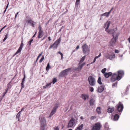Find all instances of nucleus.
<instances>
[{
    "mask_svg": "<svg viewBox=\"0 0 130 130\" xmlns=\"http://www.w3.org/2000/svg\"><path fill=\"white\" fill-rule=\"evenodd\" d=\"M104 127L105 130H108L109 129V126L107 123H105Z\"/></svg>",
    "mask_w": 130,
    "mask_h": 130,
    "instance_id": "nucleus-30",
    "label": "nucleus"
},
{
    "mask_svg": "<svg viewBox=\"0 0 130 130\" xmlns=\"http://www.w3.org/2000/svg\"><path fill=\"white\" fill-rule=\"evenodd\" d=\"M95 102V100L93 99H90L89 101L90 105L91 106H93L94 105Z\"/></svg>",
    "mask_w": 130,
    "mask_h": 130,
    "instance_id": "nucleus-19",
    "label": "nucleus"
},
{
    "mask_svg": "<svg viewBox=\"0 0 130 130\" xmlns=\"http://www.w3.org/2000/svg\"><path fill=\"white\" fill-rule=\"evenodd\" d=\"M98 58V57H96V56L95 57V58H94V59L93 60V62H92V63H94L96 59Z\"/></svg>",
    "mask_w": 130,
    "mask_h": 130,
    "instance_id": "nucleus-50",
    "label": "nucleus"
},
{
    "mask_svg": "<svg viewBox=\"0 0 130 130\" xmlns=\"http://www.w3.org/2000/svg\"><path fill=\"white\" fill-rule=\"evenodd\" d=\"M83 125L82 124L80 125H78V126L75 129V130H82L83 129Z\"/></svg>",
    "mask_w": 130,
    "mask_h": 130,
    "instance_id": "nucleus-21",
    "label": "nucleus"
},
{
    "mask_svg": "<svg viewBox=\"0 0 130 130\" xmlns=\"http://www.w3.org/2000/svg\"><path fill=\"white\" fill-rule=\"evenodd\" d=\"M80 1V0H76L75 3V5L78 6L79 3Z\"/></svg>",
    "mask_w": 130,
    "mask_h": 130,
    "instance_id": "nucleus-38",
    "label": "nucleus"
},
{
    "mask_svg": "<svg viewBox=\"0 0 130 130\" xmlns=\"http://www.w3.org/2000/svg\"><path fill=\"white\" fill-rule=\"evenodd\" d=\"M123 108V104L121 102H119L117 105V110H116V111H118L120 113V114H121Z\"/></svg>",
    "mask_w": 130,
    "mask_h": 130,
    "instance_id": "nucleus-7",
    "label": "nucleus"
},
{
    "mask_svg": "<svg viewBox=\"0 0 130 130\" xmlns=\"http://www.w3.org/2000/svg\"><path fill=\"white\" fill-rule=\"evenodd\" d=\"M38 27L39 29V31H43V30L42 29L41 25H39Z\"/></svg>",
    "mask_w": 130,
    "mask_h": 130,
    "instance_id": "nucleus-33",
    "label": "nucleus"
},
{
    "mask_svg": "<svg viewBox=\"0 0 130 130\" xmlns=\"http://www.w3.org/2000/svg\"><path fill=\"white\" fill-rule=\"evenodd\" d=\"M45 38V37H44L41 40V41H42V40H43Z\"/></svg>",
    "mask_w": 130,
    "mask_h": 130,
    "instance_id": "nucleus-60",
    "label": "nucleus"
},
{
    "mask_svg": "<svg viewBox=\"0 0 130 130\" xmlns=\"http://www.w3.org/2000/svg\"><path fill=\"white\" fill-rule=\"evenodd\" d=\"M44 125H43L42 126H41L40 127V130H44Z\"/></svg>",
    "mask_w": 130,
    "mask_h": 130,
    "instance_id": "nucleus-40",
    "label": "nucleus"
},
{
    "mask_svg": "<svg viewBox=\"0 0 130 130\" xmlns=\"http://www.w3.org/2000/svg\"><path fill=\"white\" fill-rule=\"evenodd\" d=\"M106 70V68H104L101 71V72L103 73V74H105V71Z\"/></svg>",
    "mask_w": 130,
    "mask_h": 130,
    "instance_id": "nucleus-39",
    "label": "nucleus"
},
{
    "mask_svg": "<svg viewBox=\"0 0 130 130\" xmlns=\"http://www.w3.org/2000/svg\"><path fill=\"white\" fill-rule=\"evenodd\" d=\"M82 68V67L79 65L77 68H75L74 70L77 71H81Z\"/></svg>",
    "mask_w": 130,
    "mask_h": 130,
    "instance_id": "nucleus-25",
    "label": "nucleus"
},
{
    "mask_svg": "<svg viewBox=\"0 0 130 130\" xmlns=\"http://www.w3.org/2000/svg\"><path fill=\"white\" fill-rule=\"evenodd\" d=\"M114 110V108L112 107V108H109L108 109V112L109 113H112Z\"/></svg>",
    "mask_w": 130,
    "mask_h": 130,
    "instance_id": "nucleus-23",
    "label": "nucleus"
},
{
    "mask_svg": "<svg viewBox=\"0 0 130 130\" xmlns=\"http://www.w3.org/2000/svg\"><path fill=\"white\" fill-rule=\"evenodd\" d=\"M116 30H115L114 29H110L108 30H107L106 31L107 32L110 34H112V35H114L116 36V33H115V31L117 30V28H116Z\"/></svg>",
    "mask_w": 130,
    "mask_h": 130,
    "instance_id": "nucleus-13",
    "label": "nucleus"
},
{
    "mask_svg": "<svg viewBox=\"0 0 130 130\" xmlns=\"http://www.w3.org/2000/svg\"><path fill=\"white\" fill-rule=\"evenodd\" d=\"M51 68V67L50 65V63H48L46 68V71H48Z\"/></svg>",
    "mask_w": 130,
    "mask_h": 130,
    "instance_id": "nucleus-32",
    "label": "nucleus"
},
{
    "mask_svg": "<svg viewBox=\"0 0 130 130\" xmlns=\"http://www.w3.org/2000/svg\"><path fill=\"white\" fill-rule=\"evenodd\" d=\"M10 82L7 84L6 89H7V90H8V89L11 88V86L10 85Z\"/></svg>",
    "mask_w": 130,
    "mask_h": 130,
    "instance_id": "nucleus-34",
    "label": "nucleus"
},
{
    "mask_svg": "<svg viewBox=\"0 0 130 130\" xmlns=\"http://www.w3.org/2000/svg\"><path fill=\"white\" fill-rule=\"evenodd\" d=\"M42 54V52L38 56L40 57L41 56Z\"/></svg>",
    "mask_w": 130,
    "mask_h": 130,
    "instance_id": "nucleus-57",
    "label": "nucleus"
},
{
    "mask_svg": "<svg viewBox=\"0 0 130 130\" xmlns=\"http://www.w3.org/2000/svg\"><path fill=\"white\" fill-rule=\"evenodd\" d=\"M82 48L84 53L87 55L89 54L90 49L86 43L83 44L82 46Z\"/></svg>",
    "mask_w": 130,
    "mask_h": 130,
    "instance_id": "nucleus-3",
    "label": "nucleus"
},
{
    "mask_svg": "<svg viewBox=\"0 0 130 130\" xmlns=\"http://www.w3.org/2000/svg\"><path fill=\"white\" fill-rule=\"evenodd\" d=\"M61 41V37H60L54 43L51 45L49 48V49H50L52 48H57L58 44L60 43Z\"/></svg>",
    "mask_w": 130,
    "mask_h": 130,
    "instance_id": "nucleus-4",
    "label": "nucleus"
},
{
    "mask_svg": "<svg viewBox=\"0 0 130 130\" xmlns=\"http://www.w3.org/2000/svg\"><path fill=\"white\" fill-rule=\"evenodd\" d=\"M101 77H99L98 78V79L97 80V82L100 85H102V83L101 82Z\"/></svg>",
    "mask_w": 130,
    "mask_h": 130,
    "instance_id": "nucleus-28",
    "label": "nucleus"
},
{
    "mask_svg": "<svg viewBox=\"0 0 130 130\" xmlns=\"http://www.w3.org/2000/svg\"><path fill=\"white\" fill-rule=\"evenodd\" d=\"M110 23L111 22L110 21H107V22L105 24L103 27L105 28L106 27L105 29V31H107V30L108 28Z\"/></svg>",
    "mask_w": 130,
    "mask_h": 130,
    "instance_id": "nucleus-14",
    "label": "nucleus"
},
{
    "mask_svg": "<svg viewBox=\"0 0 130 130\" xmlns=\"http://www.w3.org/2000/svg\"><path fill=\"white\" fill-rule=\"evenodd\" d=\"M68 130H72V129L70 128V129H69Z\"/></svg>",
    "mask_w": 130,
    "mask_h": 130,
    "instance_id": "nucleus-64",
    "label": "nucleus"
},
{
    "mask_svg": "<svg viewBox=\"0 0 130 130\" xmlns=\"http://www.w3.org/2000/svg\"><path fill=\"white\" fill-rule=\"evenodd\" d=\"M102 126L99 122L96 123L93 125L92 130H100Z\"/></svg>",
    "mask_w": 130,
    "mask_h": 130,
    "instance_id": "nucleus-8",
    "label": "nucleus"
},
{
    "mask_svg": "<svg viewBox=\"0 0 130 130\" xmlns=\"http://www.w3.org/2000/svg\"><path fill=\"white\" fill-rule=\"evenodd\" d=\"M48 39L49 41H50L51 40V37H48Z\"/></svg>",
    "mask_w": 130,
    "mask_h": 130,
    "instance_id": "nucleus-56",
    "label": "nucleus"
},
{
    "mask_svg": "<svg viewBox=\"0 0 130 130\" xmlns=\"http://www.w3.org/2000/svg\"><path fill=\"white\" fill-rule=\"evenodd\" d=\"M36 33H37V31H36L35 33V34L33 35V36L32 37V38L35 37V35H36Z\"/></svg>",
    "mask_w": 130,
    "mask_h": 130,
    "instance_id": "nucleus-58",
    "label": "nucleus"
},
{
    "mask_svg": "<svg viewBox=\"0 0 130 130\" xmlns=\"http://www.w3.org/2000/svg\"><path fill=\"white\" fill-rule=\"evenodd\" d=\"M6 9L4 11V13L5 12H6Z\"/></svg>",
    "mask_w": 130,
    "mask_h": 130,
    "instance_id": "nucleus-62",
    "label": "nucleus"
},
{
    "mask_svg": "<svg viewBox=\"0 0 130 130\" xmlns=\"http://www.w3.org/2000/svg\"><path fill=\"white\" fill-rule=\"evenodd\" d=\"M23 40H22L21 43V44L20 46L19 47V48L17 51V54L18 53H20L23 48Z\"/></svg>",
    "mask_w": 130,
    "mask_h": 130,
    "instance_id": "nucleus-16",
    "label": "nucleus"
},
{
    "mask_svg": "<svg viewBox=\"0 0 130 130\" xmlns=\"http://www.w3.org/2000/svg\"><path fill=\"white\" fill-rule=\"evenodd\" d=\"M71 69L70 68H68L62 71L59 74V76H62L65 75L67 74V72L69 71Z\"/></svg>",
    "mask_w": 130,
    "mask_h": 130,
    "instance_id": "nucleus-10",
    "label": "nucleus"
},
{
    "mask_svg": "<svg viewBox=\"0 0 130 130\" xmlns=\"http://www.w3.org/2000/svg\"><path fill=\"white\" fill-rule=\"evenodd\" d=\"M25 78V77H24V78L22 80V83H21V85H22V86L23 87V83H24V79Z\"/></svg>",
    "mask_w": 130,
    "mask_h": 130,
    "instance_id": "nucleus-49",
    "label": "nucleus"
},
{
    "mask_svg": "<svg viewBox=\"0 0 130 130\" xmlns=\"http://www.w3.org/2000/svg\"><path fill=\"white\" fill-rule=\"evenodd\" d=\"M96 110L98 114L101 113V108L100 107H97L96 109Z\"/></svg>",
    "mask_w": 130,
    "mask_h": 130,
    "instance_id": "nucleus-27",
    "label": "nucleus"
},
{
    "mask_svg": "<svg viewBox=\"0 0 130 130\" xmlns=\"http://www.w3.org/2000/svg\"><path fill=\"white\" fill-rule=\"evenodd\" d=\"M8 4H7V6L6 7V9L7 8H8Z\"/></svg>",
    "mask_w": 130,
    "mask_h": 130,
    "instance_id": "nucleus-59",
    "label": "nucleus"
},
{
    "mask_svg": "<svg viewBox=\"0 0 130 130\" xmlns=\"http://www.w3.org/2000/svg\"><path fill=\"white\" fill-rule=\"evenodd\" d=\"M44 59V56H42L41 58L39 60V62L40 63Z\"/></svg>",
    "mask_w": 130,
    "mask_h": 130,
    "instance_id": "nucleus-35",
    "label": "nucleus"
},
{
    "mask_svg": "<svg viewBox=\"0 0 130 130\" xmlns=\"http://www.w3.org/2000/svg\"><path fill=\"white\" fill-rule=\"evenodd\" d=\"M54 130H59L58 126H55L54 128Z\"/></svg>",
    "mask_w": 130,
    "mask_h": 130,
    "instance_id": "nucleus-47",
    "label": "nucleus"
},
{
    "mask_svg": "<svg viewBox=\"0 0 130 130\" xmlns=\"http://www.w3.org/2000/svg\"><path fill=\"white\" fill-rule=\"evenodd\" d=\"M118 33L116 34L115 37V36L114 35H112L113 37V38L111 40L110 42V44L111 46H113L115 45L116 42V40L118 39Z\"/></svg>",
    "mask_w": 130,
    "mask_h": 130,
    "instance_id": "nucleus-6",
    "label": "nucleus"
},
{
    "mask_svg": "<svg viewBox=\"0 0 130 130\" xmlns=\"http://www.w3.org/2000/svg\"><path fill=\"white\" fill-rule=\"evenodd\" d=\"M8 34H7L6 35L4 39L3 40V42L4 41L8 38Z\"/></svg>",
    "mask_w": 130,
    "mask_h": 130,
    "instance_id": "nucleus-45",
    "label": "nucleus"
},
{
    "mask_svg": "<svg viewBox=\"0 0 130 130\" xmlns=\"http://www.w3.org/2000/svg\"><path fill=\"white\" fill-rule=\"evenodd\" d=\"M119 117V115L117 114H116L114 115L112 120L114 121H117Z\"/></svg>",
    "mask_w": 130,
    "mask_h": 130,
    "instance_id": "nucleus-18",
    "label": "nucleus"
},
{
    "mask_svg": "<svg viewBox=\"0 0 130 130\" xmlns=\"http://www.w3.org/2000/svg\"><path fill=\"white\" fill-rule=\"evenodd\" d=\"M58 106L56 105H55L53 109L51 112L50 115L49 116V117H51L52 116L54 113H55L56 110L57 109V108L58 107Z\"/></svg>",
    "mask_w": 130,
    "mask_h": 130,
    "instance_id": "nucleus-12",
    "label": "nucleus"
},
{
    "mask_svg": "<svg viewBox=\"0 0 130 130\" xmlns=\"http://www.w3.org/2000/svg\"><path fill=\"white\" fill-rule=\"evenodd\" d=\"M43 31H39L38 36V38H40L42 37L43 36Z\"/></svg>",
    "mask_w": 130,
    "mask_h": 130,
    "instance_id": "nucleus-22",
    "label": "nucleus"
},
{
    "mask_svg": "<svg viewBox=\"0 0 130 130\" xmlns=\"http://www.w3.org/2000/svg\"><path fill=\"white\" fill-rule=\"evenodd\" d=\"M21 111H20L17 114V119L18 118V119L19 120V117L20 116V115L21 114Z\"/></svg>",
    "mask_w": 130,
    "mask_h": 130,
    "instance_id": "nucleus-43",
    "label": "nucleus"
},
{
    "mask_svg": "<svg viewBox=\"0 0 130 130\" xmlns=\"http://www.w3.org/2000/svg\"><path fill=\"white\" fill-rule=\"evenodd\" d=\"M124 74L123 71L120 70L118 71L117 74H113L112 75L111 78V81L113 82L116 80L118 81L120 80Z\"/></svg>",
    "mask_w": 130,
    "mask_h": 130,
    "instance_id": "nucleus-1",
    "label": "nucleus"
},
{
    "mask_svg": "<svg viewBox=\"0 0 130 130\" xmlns=\"http://www.w3.org/2000/svg\"><path fill=\"white\" fill-rule=\"evenodd\" d=\"M6 25L3 28V29H4V28H5V27H6Z\"/></svg>",
    "mask_w": 130,
    "mask_h": 130,
    "instance_id": "nucleus-63",
    "label": "nucleus"
},
{
    "mask_svg": "<svg viewBox=\"0 0 130 130\" xmlns=\"http://www.w3.org/2000/svg\"><path fill=\"white\" fill-rule=\"evenodd\" d=\"M24 109V108H22V109H21V111H22V110H23Z\"/></svg>",
    "mask_w": 130,
    "mask_h": 130,
    "instance_id": "nucleus-61",
    "label": "nucleus"
},
{
    "mask_svg": "<svg viewBox=\"0 0 130 130\" xmlns=\"http://www.w3.org/2000/svg\"><path fill=\"white\" fill-rule=\"evenodd\" d=\"M58 54H60L61 56V59H62L63 58V54L62 53H61L60 51L58 52Z\"/></svg>",
    "mask_w": 130,
    "mask_h": 130,
    "instance_id": "nucleus-48",
    "label": "nucleus"
},
{
    "mask_svg": "<svg viewBox=\"0 0 130 130\" xmlns=\"http://www.w3.org/2000/svg\"><path fill=\"white\" fill-rule=\"evenodd\" d=\"M33 41V39H31L28 43V44L30 45L31 44V43Z\"/></svg>",
    "mask_w": 130,
    "mask_h": 130,
    "instance_id": "nucleus-46",
    "label": "nucleus"
},
{
    "mask_svg": "<svg viewBox=\"0 0 130 130\" xmlns=\"http://www.w3.org/2000/svg\"><path fill=\"white\" fill-rule=\"evenodd\" d=\"M85 64V62H84L82 64H81L80 65L81 66V67L82 68L83 67Z\"/></svg>",
    "mask_w": 130,
    "mask_h": 130,
    "instance_id": "nucleus-51",
    "label": "nucleus"
},
{
    "mask_svg": "<svg viewBox=\"0 0 130 130\" xmlns=\"http://www.w3.org/2000/svg\"><path fill=\"white\" fill-rule=\"evenodd\" d=\"M81 97L84 100H85L86 99L89 98V96L86 94H82L81 95Z\"/></svg>",
    "mask_w": 130,
    "mask_h": 130,
    "instance_id": "nucleus-17",
    "label": "nucleus"
},
{
    "mask_svg": "<svg viewBox=\"0 0 130 130\" xmlns=\"http://www.w3.org/2000/svg\"><path fill=\"white\" fill-rule=\"evenodd\" d=\"M106 57L107 58L109 59L110 60H112L113 59H114L115 58V55L114 54L112 53L109 56H106Z\"/></svg>",
    "mask_w": 130,
    "mask_h": 130,
    "instance_id": "nucleus-15",
    "label": "nucleus"
},
{
    "mask_svg": "<svg viewBox=\"0 0 130 130\" xmlns=\"http://www.w3.org/2000/svg\"><path fill=\"white\" fill-rule=\"evenodd\" d=\"M109 14L108 12H106L101 15V17L102 16H105L106 17H108L109 16Z\"/></svg>",
    "mask_w": 130,
    "mask_h": 130,
    "instance_id": "nucleus-24",
    "label": "nucleus"
},
{
    "mask_svg": "<svg viewBox=\"0 0 130 130\" xmlns=\"http://www.w3.org/2000/svg\"><path fill=\"white\" fill-rule=\"evenodd\" d=\"M25 21L27 24H30L33 27L35 26L36 23L33 21L30 17L27 16L25 20Z\"/></svg>",
    "mask_w": 130,
    "mask_h": 130,
    "instance_id": "nucleus-5",
    "label": "nucleus"
},
{
    "mask_svg": "<svg viewBox=\"0 0 130 130\" xmlns=\"http://www.w3.org/2000/svg\"><path fill=\"white\" fill-rule=\"evenodd\" d=\"M89 89L90 91L91 92H92L94 91V88H93L92 87H90L89 88Z\"/></svg>",
    "mask_w": 130,
    "mask_h": 130,
    "instance_id": "nucleus-44",
    "label": "nucleus"
},
{
    "mask_svg": "<svg viewBox=\"0 0 130 130\" xmlns=\"http://www.w3.org/2000/svg\"><path fill=\"white\" fill-rule=\"evenodd\" d=\"M52 82L49 83L45 86H43V87L44 88H48V87H50L51 86V84Z\"/></svg>",
    "mask_w": 130,
    "mask_h": 130,
    "instance_id": "nucleus-26",
    "label": "nucleus"
},
{
    "mask_svg": "<svg viewBox=\"0 0 130 130\" xmlns=\"http://www.w3.org/2000/svg\"><path fill=\"white\" fill-rule=\"evenodd\" d=\"M41 123V124H44L46 123V120L44 118H43L42 119L40 120Z\"/></svg>",
    "mask_w": 130,
    "mask_h": 130,
    "instance_id": "nucleus-29",
    "label": "nucleus"
},
{
    "mask_svg": "<svg viewBox=\"0 0 130 130\" xmlns=\"http://www.w3.org/2000/svg\"><path fill=\"white\" fill-rule=\"evenodd\" d=\"M96 118V116H91L90 117V119L91 120H93L94 119H95Z\"/></svg>",
    "mask_w": 130,
    "mask_h": 130,
    "instance_id": "nucleus-42",
    "label": "nucleus"
},
{
    "mask_svg": "<svg viewBox=\"0 0 130 130\" xmlns=\"http://www.w3.org/2000/svg\"><path fill=\"white\" fill-rule=\"evenodd\" d=\"M115 52L116 53H118L119 52V51L118 50L116 49L115 50Z\"/></svg>",
    "mask_w": 130,
    "mask_h": 130,
    "instance_id": "nucleus-52",
    "label": "nucleus"
},
{
    "mask_svg": "<svg viewBox=\"0 0 130 130\" xmlns=\"http://www.w3.org/2000/svg\"><path fill=\"white\" fill-rule=\"evenodd\" d=\"M105 87V86L104 85L100 86H99L97 89V91L99 93L102 92L104 90Z\"/></svg>",
    "mask_w": 130,
    "mask_h": 130,
    "instance_id": "nucleus-11",
    "label": "nucleus"
},
{
    "mask_svg": "<svg viewBox=\"0 0 130 130\" xmlns=\"http://www.w3.org/2000/svg\"><path fill=\"white\" fill-rule=\"evenodd\" d=\"M112 73L111 72H109L108 73H105L104 74V75L106 78H107L109 76H111L112 75Z\"/></svg>",
    "mask_w": 130,
    "mask_h": 130,
    "instance_id": "nucleus-20",
    "label": "nucleus"
},
{
    "mask_svg": "<svg viewBox=\"0 0 130 130\" xmlns=\"http://www.w3.org/2000/svg\"><path fill=\"white\" fill-rule=\"evenodd\" d=\"M57 81V79L56 78H54L52 82L53 83V84H54Z\"/></svg>",
    "mask_w": 130,
    "mask_h": 130,
    "instance_id": "nucleus-37",
    "label": "nucleus"
},
{
    "mask_svg": "<svg viewBox=\"0 0 130 130\" xmlns=\"http://www.w3.org/2000/svg\"><path fill=\"white\" fill-rule=\"evenodd\" d=\"M85 57L86 55H85L81 58L80 60L79 61V64L81 63L84 61V60L85 59Z\"/></svg>",
    "mask_w": 130,
    "mask_h": 130,
    "instance_id": "nucleus-31",
    "label": "nucleus"
},
{
    "mask_svg": "<svg viewBox=\"0 0 130 130\" xmlns=\"http://www.w3.org/2000/svg\"><path fill=\"white\" fill-rule=\"evenodd\" d=\"M79 48V46L78 45L77 46H76V50H77V49H78V48Z\"/></svg>",
    "mask_w": 130,
    "mask_h": 130,
    "instance_id": "nucleus-54",
    "label": "nucleus"
},
{
    "mask_svg": "<svg viewBox=\"0 0 130 130\" xmlns=\"http://www.w3.org/2000/svg\"><path fill=\"white\" fill-rule=\"evenodd\" d=\"M113 9V7L108 12L109 13V14L110 13L111 11Z\"/></svg>",
    "mask_w": 130,
    "mask_h": 130,
    "instance_id": "nucleus-53",
    "label": "nucleus"
},
{
    "mask_svg": "<svg viewBox=\"0 0 130 130\" xmlns=\"http://www.w3.org/2000/svg\"><path fill=\"white\" fill-rule=\"evenodd\" d=\"M101 55V53L100 52V54L98 56H96V57H98V58H99V57H100Z\"/></svg>",
    "mask_w": 130,
    "mask_h": 130,
    "instance_id": "nucleus-55",
    "label": "nucleus"
},
{
    "mask_svg": "<svg viewBox=\"0 0 130 130\" xmlns=\"http://www.w3.org/2000/svg\"><path fill=\"white\" fill-rule=\"evenodd\" d=\"M7 89L5 91V92L3 93V94L2 96V98L4 97V96H5V94L7 93V92L8 91Z\"/></svg>",
    "mask_w": 130,
    "mask_h": 130,
    "instance_id": "nucleus-36",
    "label": "nucleus"
},
{
    "mask_svg": "<svg viewBox=\"0 0 130 130\" xmlns=\"http://www.w3.org/2000/svg\"><path fill=\"white\" fill-rule=\"evenodd\" d=\"M89 84L91 86H94L95 85L96 81L95 78L92 76H90L88 78Z\"/></svg>",
    "mask_w": 130,
    "mask_h": 130,
    "instance_id": "nucleus-2",
    "label": "nucleus"
},
{
    "mask_svg": "<svg viewBox=\"0 0 130 130\" xmlns=\"http://www.w3.org/2000/svg\"><path fill=\"white\" fill-rule=\"evenodd\" d=\"M75 119L73 118H72L69 121L68 126V127H72L75 123Z\"/></svg>",
    "mask_w": 130,
    "mask_h": 130,
    "instance_id": "nucleus-9",
    "label": "nucleus"
},
{
    "mask_svg": "<svg viewBox=\"0 0 130 130\" xmlns=\"http://www.w3.org/2000/svg\"><path fill=\"white\" fill-rule=\"evenodd\" d=\"M117 85V82L113 83L112 85V87L113 88L116 87Z\"/></svg>",
    "mask_w": 130,
    "mask_h": 130,
    "instance_id": "nucleus-41",
    "label": "nucleus"
}]
</instances>
